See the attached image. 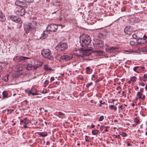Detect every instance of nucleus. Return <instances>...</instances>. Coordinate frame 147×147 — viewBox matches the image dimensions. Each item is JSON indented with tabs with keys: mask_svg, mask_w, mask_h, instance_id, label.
<instances>
[{
	"mask_svg": "<svg viewBox=\"0 0 147 147\" xmlns=\"http://www.w3.org/2000/svg\"><path fill=\"white\" fill-rule=\"evenodd\" d=\"M26 2L28 3H32L34 2V0H24Z\"/></svg>",
	"mask_w": 147,
	"mask_h": 147,
	"instance_id": "4c0bfd02",
	"label": "nucleus"
},
{
	"mask_svg": "<svg viewBox=\"0 0 147 147\" xmlns=\"http://www.w3.org/2000/svg\"><path fill=\"white\" fill-rule=\"evenodd\" d=\"M50 144V142L49 141H47L46 143V145H49Z\"/></svg>",
	"mask_w": 147,
	"mask_h": 147,
	"instance_id": "6e6d98bb",
	"label": "nucleus"
},
{
	"mask_svg": "<svg viewBox=\"0 0 147 147\" xmlns=\"http://www.w3.org/2000/svg\"><path fill=\"white\" fill-rule=\"evenodd\" d=\"M96 52L97 53H100L101 52V51H96Z\"/></svg>",
	"mask_w": 147,
	"mask_h": 147,
	"instance_id": "e2e57ef3",
	"label": "nucleus"
},
{
	"mask_svg": "<svg viewBox=\"0 0 147 147\" xmlns=\"http://www.w3.org/2000/svg\"><path fill=\"white\" fill-rule=\"evenodd\" d=\"M48 31L47 30H45L44 31V33L45 32V34H46V37L48 36V34L49 33V32H48Z\"/></svg>",
	"mask_w": 147,
	"mask_h": 147,
	"instance_id": "37998d69",
	"label": "nucleus"
},
{
	"mask_svg": "<svg viewBox=\"0 0 147 147\" xmlns=\"http://www.w3.org/2000/svg\"><path fill=\"white\" fill-rule=\"evenodd\" d=\"M51 51L49 49L43 50L41 52V54L45 58H47L50 60H53V57L51 55Z\"/></svg>",
	"mask_w": 147,
	"mask_h": 147,
	"instance_id": "7ed1b4c3",
	"label": "nucleus"
},
{
	"mask_svg": "<svg viewBox=\"0 0 147 147\" xmlns=\"http://www.w3.org/2000/svg\"><path fill=\"white\" fill-rule=\"evenodd\" d=\"M145 95H144L143 97H142V100H144L145 99Z\"/></svg>",
	"mask_w": 147,
	"mask_h": 147,
	"instance_id": "864d4df0",
	"label": "nucleus"
},
{
	"mask_svg": "<svg viewBox=\"0 0 147 147\" xmlns=\"http://www.w3.org/2000/svg\"><path fill=\"white\" fill-rule=\"evenodd\" d=\"M137 125H136V124H133L132 125V126L133 127H135Z\"/></svg>",
	"mask_w": 147,
	"mask_h": 147,
	"instance_id": "0e129e2a",
	"label": "nucleus"
},
{
	"mask_svg": "<svg viewBox=\"0 0 147 147\" xmlns=\"http://www.w3.org/2000/svg\"><path fill=\"white\" fill-rule=\"evenodd\" d=\"M92 84V82H89L87 83L86 85V87L87 88H88L90 86H91Z\"/></svg>",
	"mask_w": 147,
	"mask_h": 147,
	"instance_id": "72a5a7b5",
	"label": "nucleus"
},
{
	"mask_svg": "<svg viewBox=\"0 0 147 147\" xmlns=\"http://www.w3.org/2000/svg\"><path fill=\"white\" fill-rule=\"evenodd\" d=\"M144 34L143 35L142 37L140 38H138L137 39V42L138 43L143 44L144 43H146V40L144 38Z\"/></svg>",
	"mask_w": 147,
	"mask_h": 147,
	"instance_id": "4468645a",
	"label": "nucleus"
},
{
	"mask_svg": "<svg viewBox=\"0 0 147 147\" xmlns=\"http://www.w3.org/2000/svg\"><path fill=\"white\" fill-rule=\"evenodd\" d=\"M144 38L146 40V43H147V33L144 34ZM142 51H147V46L143 48Z\"/></svg>",
	"mask_w": 147,
	"mask_h": 147,
	"instance_id": "f3484780",
	"label": "nucleus"
},
{
	"mask_svg": "<svg viewBox=\"0 0 147 147\" xmlns=\"http://www.w3.org/2000/svg\"><path fill=\"white\" fill-rule=\"evenodd\" d=\"M14 11L16 14L20 16H23L26 13L25 9L20 7H16Z\"/></svg>",
	"mask_w": 147,
	"mask_h": 147,
	"instance_id": "39448f33",
	"label": "nucleus"
},
{
	"mask_svg": "<svg viewBox=\"0 0 147 147\" xmlns=\"http://www.w3.org/2000/svg\"><path fill=\"white\" fill-rule=\"evenodd\" d=\"M100 104L99 105V106L100 107H101V105L102 104H104L105 103V102H102V100H100Z\"/></svg>",
	"mask_w": 147,
	"mask_h": 147,
	"instance_id": "79ce46f5",
	"label": "nucleus"
},
{
	"mask_svg": "<svg viewBox=\"0 0 147 147\" xmlns=\"http://www.w3.org/2000/svg\"><path fill=\"white\" fill-rule=\"evenodd\" d=\"M58 28V26L57 25L51 24L49 25L47 28V30L51 32H55L56 31Z\"/></svg>",
	"mask_w": 147,
	"mask_h": 147,
	"instance_id": "423d86ee",
	"label": "nucleus"
},
{
	"mask_svg": "<svg viewBox=\"0 0 147 147\" xmlns=\"http://www.w3.org/2000/svg\"><path fill=\"white\" fill-rule=\"evenodd\" d=\"M113 136H114V137L115 138H118L119 139L120 138V135H113Z\"/></svg>",
	"mask_w": 147,
	"mask_h": 147,
	"instance_id": "58836bf2",
	"label": "nucleus"
},
{
	"mask_svg": "<svg viewBox=\"0 0 147 147\" xmlns=\"http://www.w3.org/2000/svg\"><path fill=\"white\" fill-rule=\"evenodd\" d=\"M86 69L87 73L88 74H90L91 72V69L90 67H86Z\"/></svg>",
	"mask_w": 147,
	"mask_h": 147,
	"instance_id": "cd10ccee",
	"label": "nucleus"
},
{
	"mask_svg": "<svg viewBox=\"0 0 147 147\" xmlns=\"http://www.w3.org/2000/svg\"><path fill=\"white\" fill-rule=\"evenodd\" d=\"M38 135L40 136L44 137L47 136V134L46 132H40L38 133Z\"/></svg>",
	"mask_w": 147,
	"mask_h": 147,
	"instance_id": "6ab92c4d",
	"label": "nucleus"
},
{
	"mask_svg": "<svg viewBox=\"0 0 147 147\" xmlns=\"http://www.w3.org/2000/svg\"><path fill=\"white\" fill-rule=\"evenodd\" d=\"M139 67L138 66H136V67H134V70L135 71H136L137 72V71H136V69L138 68Z\"/></svg>",
	"mask_w": 147,
	"mask_h": 147,
	"instance_id": "c03bdc74",
	"label": "nucleus"
},
{
	"mask_svg": "<svg viewBox=\"0 0 147 147\" xmlns=\"http://www.w3.org/2000/svg\"><path fill=\"white\" fill-rule=\"evenodd\" d=\"M67 47V45L66 43L60 42L56 47V49L59 52L63 51Z\"/></svg>",
	"mask_w": 147,
	"mask_h": 147,
	"instance_id": "20e7f679",
	"label": "nucleus"
},
{
	"mask_svg": "<svg viewBox=\"0 0 147 147\" xmlns=\"http://www.w3.org/2000/svg\"><path fill=\"white\" fill-rule=\"evenodd\" d=\"M143 78H145L147 79V74H145L144 75V76L143 77Z\"/></svg>",
	"mask_w": 147,
	"mask_h": 147,
	"instance_id": "3c124183",
	"label": "nucleus"
},
{
	"mask_svg": "<svg viewBox=\"0 0 147 147\" xmlns=\"http://www.w3.org/2000/svg\"><path fill=\"white\" fill-rule=\"evenodd\" d=\"M143 88H142V89H140V91L141 92H142H142H143Z\"/></svg>",
	"mask_w": 147,
	"mask_h": 147,
	"instance_id": "4d7b16f0",
	"label": "nucleus"
},
{
	"mask_svg": "<svg viewBox=\"0 0 147 147\" xmlns=\"http://www.w3.org/2000/svg\"><path fill=\"white\" fill-rule=\"evenodd\" d=\"M22 1H21L18 0H17L15 2V5L18 6L19 7L21 6L22 4Z\"/></svg>",
	"mask_w": 147,
	"mask_h": 147,
	"instance_id": "a211bd4d",
	"label": "nucleus"
},
{
	"mask_svg": "<svg viewBox=\"0 0 147 147\" xmlns=\"http://www.w3.org/2000/svg\"><path fill=\"white\" fill-rule=\"evenodd\" d=\"M55 79L54 77H51L50 78V80L51 81H53Z\"/></svg>",
	"mask_w": 147,
	"mask_h": 147,
	"instance_id": "603ef678",
	"label": "nucleus"
},
{
	"mask_svg": "<svg viewBox=\"0 0 147 147\" xmlns=\"http://www.w3.org/2000/svg\"><path fill=\"white\" fill-rule=\"evenodd\" d=\"M8 75H7L6 76H5L3 77V78L2 79V80L6 82L8 81Z\"/></svg>",
	"mask_w": 147,
	"mask_h": 147,
	"instance_id": "393cba45",
	"label": "nucleus"
},
{
	"mask_svg": "<svg viewBox=\"0 0 147 147\" xmlns=\"http://www.w3.org/2000/svg\"><path fill=\"white\" fill-rule=\"evenodd\" d=\"M91 40L88 35L83 34L80 37V43L82 47H86L90 43Z\"/></svg>",
	"mask_w": 147,
	"mask_h": 147,
	"instance_id": "f257e3e1",
	"label": "nucleus"
},
{
	"mask_svg": "<svg viewBox=\"0 0 147 147\" xmlns=\"http://www.w3.org/2000/svg\"><path fill=\"white\" fill-rule=\"evenodd\" d=\"M134 121L136 123V125H137L138 123L140 122V121L137 117L135 118Z\"/></svg>",
	"mask_w": 147,
	"mask_h": 147,
	"instance_id": "7c9ffc66",
	"label": "nucleus"
},
{
	"mask_svg": "<svg viewBox=\"0 0 147 147\" xmlns=\"http://www.w3.org/2000/svg\"><path fill=\"white\" fill-rule=\"evenodd\" d=\"M142 93L140 92H138L137 94V96H141L142 95Z\"/></svg>",
	"mask_w": 147,
	"mask_h": 147,
	"instance_id": "a19ab883",
	"label": "nucleus"
},
{
	"mask_svg": "<svg viewBox=\"0 0 147 147\" xmlns=\"http://www.w3.org/2000/svg\"><path fill=\"white\" fill-rule=\"evenodd\" d=\"M6 20V18L4 14L0 11V21L1 22H5Z\"/></svg>",
	"mask_w": 147,
	"mask_h": 147,
	"instance_id": "2eb2a0df",
	"label": "nucleus"
},
{
	"mask_svg": "<svg viewBox=\"0 0 147 147\" xmlns=\"http://www.w3.org/2000/svg\"><path fill=\"white\" fill-rule=\"evenodd\" d=\"M57 116H59V115H62L63 116H65V115L64 113H63L62 112H59L57 113Z\"/></svg>",
	"mask_w": 147,
	"mask_h": 147,
	"instance_id": "2f4dec72",
	"label": "nucleus"
},
{
	"mask_svg": "<svg viewBox=\"0 0 147 147\" xmlns=\"http://www.w3.org/2000/svg\"><path fill=\"white\" fill-rule=\"evenodd\" d=\"M145 89L146 90H147V85H146L145 87Z\"/></svg>",
	"mask_w": 147,
	"mask_h": 147,
	"instance_id": "774afa93",
	"label": "nucleus"
},
{
	"mask_svg": "<svg viewBox=\"0 0 147 147\" xmlns=\"http://www.w3.org/2000/svg\"><path fill=\"white\" fill-rule=\"evenodd\" d=\"M2 95L3 97L6 98L7 97L8 94L6 91H4L2 93Z\"/></svg>",
	"mask_w": 147,
	"mask_h": 147,
	"instance_id": "a878e982",
	"label": "nucleus"
},
{
	"mask_svg": "<svg viewBox=\"0 0 147 147\" xmlns=\"http://www.w3.org/2000/svg\"><path fill=\"white\" fill-rule=\"evenodd\" d=\"M109 127H108L107 126H101L100 127V129L101 131H102L103 130L104 128H108Z\"/></svg>",
	"mask_w": 147,
	"mask_h": 147,
	"instance_id": "c756f323",
	"label": "nucleus"
},
{
	"mask_svg": "<svg viewBox=\"0 0 147 147\" xmlns=\"http://www.w3.org/2000/svg\"><path fill=\"white\" fill-rule=\"evenodd\" d=\"M27 126L26 125H24V128H26L27 127Z\"/></svg>",
	"mask_w": 147,
	"mask_h": 147,
	"instance_id": "680f3d73",
	"label": "nucleus"
},
{
	"mask_svg": "<svg viewBox=\"0 0 147 147\" xmlns=\"http://www.w3.org/2000/svg\"><path fill=\"white\" fill-rule=\"evenodd\" d=\"M44 69L47 71H50L52 70V69L51 68V67L48 65H46L44 67Z\"/></svg>",
	"mask_w": 147,
	"mask_h": 147,
	"instance_id": "412c9836",
	"label": "nucleus"
},
{
	"mask_svg": "<svg viewBox=\"0 0 147 147\" xmlns=\"http://www.w3.org/2000/svg\"><path fill=\"white\" fill-rule=\"evenodd\" d=\"M10 112H9V113L10 114H11V113H12V111H14V110H13V109L10 110Z\"/></svg>",
	"mask_w": 147,
	"mask_h": 147,
	"instance_id": "bf43d9fd",
	"label": "nucleus"
},
{
	"mask_svg": "<svg viewBox=\"0 0 147 147\" xmlns=\"http://www.w3.org/2000/svg\"><path fill=\"white\" fill-rule=\"evenodd\" d=\"M121 135L123 137H124L126 136H127V134L125 133H124V132H122L121 133Z\"/></svg>",
	"mask_w": 147,
	"mask_h": 147,
	"instance_id": "ea45409f",
	"label": "nucleus"
},
{
	"mask_svg": "<svg viewBox=\"0 0 147 147\" xmlns=\"http://www.w3.org/2000/svg\"><path fill=\"white\" fill-rule=\"evenodd\" d=\"M82 49V50H80L79 53V56L82 57H84L85 56H88L90 55L91 53L88 52L87 51H83Z\"/></svg>",
	"mask_w": 147,
	"mask_h": 147,
	"instance_id": "6e6552de",
	"label": "nucleus"
},
{
	"mask_svg": "<svg viewBox=\"0 0 147 147\" xmlns=\"http://www.w3.org/2000/svg\"><path fill=\"white\" fill-rule=\"evenodd\" d=\"M107 128L106 129H105V131H106V132H107V131H108V130H107Z\"/></svg>",
	"mask_w": 147,
	"mask_h": 147,
	"instance_id": "69168bd1",
	"label": "nucleus"
},
{
	"mask_svg": "<svg viewBox=\"0 0 147 147\" xmlns=\"http://www.w3.org/2000/svg\"><path fill=\"white\" fill-rule=\"evenodd\" d=\"M36 24L35 22H31L24 24V29L26 33L24 34L26 35V34L30 33L32 30H34Z\"/></svg>",
	"mask_w": 147,
	"mask_h": 147,
	"instance_id": "f03ea898",
	"label": "nucleus"
},
{
	"mask_svg": "<svg viewBox=\"0 0 147 147\" xmlns=\"http://www.w3.org/2000/svg\"><path fill=\"white\" fill-rule=\"evenodd\" d=\"M73 58L72 55H63L60 57L61 59L65 61H68L72 59Z\"/></svg>",
	"mask_w": 147,
	"mask_h": 147,
	"instance_id": "f8f14e48",
	"label": "nucleus"
},
{
	"mask_svg": "<svg viewBox=\"0 0 147 147\" xmlns=\"http://www.w3.org/2000/svg\"><path fill=\"white\" fill-rule=\"evenodd\" d=\"M98 130H92V135H95L98 134Z\"/></svg>",
	"mask_w": 147,
	"mask_h": 147,
	"instance_id": "bb28decb",
	"label": "nucleus"
},
{
	"mask_svg": "<svg viewBox=\"0 0 147 147\" xmlns=\"http://www.w3.org/2000/svg\"><path fill=\"white\" fill-rule=\"evenodd\" d=\"M3 67L2 66L0 65V72L3 70Z\"/></svg>",
	"mask_w": 147,
	"mask_h": 147,
	"instance_id": "09e8293b",
	"label": "nucleus"
},
{
	"mask_svg": "<svg viewBox=\"0 0 147 147\" xmlns=\"http://www.w3.org/2000/svg\"><path fill=\"white\" fill-rule=\"evenodd\" d=\"M31 90V92L33 93H36V92L37 91L36 89L34 87H32Z\"/></svg>",
	"mask_w": 147,
	"mask_h": 147,
	"instance_id": "c85d7f7f",
	"label": "nucleus"
},
{
	"mask_svg": "<svg viewBox=\"0 0 147 147\" xmlns=\"http://www.w3.org/2000/svg\"><path fill=\"white\" fill-rule=\"evenodd\" d=\"M9 18L10 20L16 23L20 24L22 22L21 19L17 17L14 16H10Z\"/></svg>",
	"mask_w": 147,
	"mask_h": 147,
	"instance_id": "1a4fd4ad",
	"label": "nucleus"
},
{
	"mask_svg": "<svg viewBox=\"0 0 147 147\" xmlns=\"http://www.w3.org/2000/svg\"><path fill=\"white\" fill-rule=\"evenodd\" d=\"M132 36L133 38L134 39H136L137 38V35L135 34H133Z\"/></svg>",
	"mask_w": 147,
	"mask_h": 147,
	"instance_id": "49530a36",
	"label": "nucleus"
},
{
	"mask_svg": "<svg viewBox=\"0 0 147 147\" xmlns=\"http://www.w3.org/2000/svg\"><path fill=\"white\" fill-rule=\"evenodd\" d=\"M131 105L132 106H135V104L134 103H133L131 104Z\"/></svg>",
	"mask_w": 147,
	"mask_h": 147,
	"instance_id": "338daca9",
	"label": "nucleus"
},
{
	"mask_svg": "<svg viewBox=\"0 0 147 147\" xmlns=\"http://www.w3.org/2000/svg\"><path fill=\"white\" fill-rule=\"evenodd\" d=\"M28 93L29 94H32L33 95H38V93H33L31 92V90H29L28 91Z\"/></svg>",
	"mask_w": 147,
	"mask_h": 147,
	"instance_id": "b1692460",
	"label": "nucleus"
},
{
	"mask_svg": "<svg viewBox=\"0 0 147 147\" xmlns=\"http://www.w3.org/2000/svg\"><path fill=\"white\" fill-rule=\"evenodd\" d=\"M124 51L125 52H127L129 53H133V52H134V51H133L132 50H130V49H128V50H125Z\"/></svg>",
	"mask_w": 147,
	"mask_h": 147,
	"instance_id": "473e14b6",
	"label": "nucleus"
},
{
	"mask_svg": "<svg viewBox=\"0 0 147 147\" xmlns=\"http://www.w3.org/2000/svg\"><path fill=\"white\" fill-rule=\"evenodd\" d=\"M46 34H45V32L44 33V31L41 34V36L40 37V38L41 39H43L46 38Z\"/></svg>",
	"mask_w": 147,
	"mask_h": 147,
	"instance_id": "aec40b11",
	"label": "nucleus"
},
{
	"mask_svg": "<svg viewBox=\"0 0 147 147\" xmlns=\"http://www.w3.org/2000/svg\"><path fill=\"white\" fill-rule=\"evenodd\" d=\"M139 85L140 86L141 85L142 86H144L145 85L143 83H139Z\"/></svg>",
	"mask_w": 147,
	"mask_h": 147,
	"instance_id": "de8ad7c7",
	"label": "nucleus"
},
{
	"mask_svg": "<svg viewBox=\"0 0 147 147\" xmlns=\"http://www.w3.org/2000/svg\"><path fill=\"white\" fill-rule=\"evenodd\" d=\"M22 5L21 7L27 8L28 7V5L24 1H22Z\"/></svg>",
	"mask_w": 147,
	"mask_h": 147,
	"instance_id": "5701e85b",
	"label": "nucleus"
},
{
	"mask_svg": "<svg viewBox=\"0 0 147 147\" xmlns=\"http://www.w3.org/2000/svg\"><path fill=\"white\" fill-rule=\"evenodd\" d=\"M109 109L111 110L113 109L114 111H115L117 109V107L114 105H111L109 106Z\"/></svg>",
	"mask_w": 147,
	"mask_h": 147,
	"instance_id": "4be33fe9",
	"label": "nucleus"
},
{
	"mask_svg": "<svg viewBox=\"0 0 147 147\" xmlns=\"http://www.w3.org/2000/svg\"><path fill=\"white\" fill-rule=\"evenodd\" d=\"M20 123H23L25 124H27L29 123V121L27 118H25L24 120L21 119L20 120Z\"/></svg>",
	"mask_w": 147,
	"mask_h": 147,
	"instance_id": "dca6fc26",
	"label": "nucleus"
},
{
	"mask_svg": "<svg viewBox=\"0 0 147 147\" xmlns=\"http://www.w3.org/2000/svg\"><path fill=\"white\" fill-rule=\"evenodd\" d=\"M39 65H40L39 64L38 65H36L33 66L31 64H28L27 66V68L29 70H35L39 67Z\"/></svg>",
	"mask_w": 147,
	"mask_h": 147,
	"instance_id": "ddd939ff",
	"label": "nucleus"
},
{
	"mask_svg": "<svg viewBox=\"0 0 147 147\" xmlns=\"http://www.w3.org/2000/svg\"><path fill=\"white\" fill-rule=\"evenodd\" d=\"M104 117L103 116H101L100 117V118L99 119V121H102L103 119H104Z\"/></svg>",
	"mask_w": 147,
	"mask_h": 147,
	"instance_id": "e433bc0d",
	"label": "nucleus"
},
{
	"mask_svg": "<svg viewBox=\"0 0 147 147\" xmlns=\"http://www.w3.org/2000/svg\"><path fill=\"white\" fill-rule=\"evenodd\" d=\"M124 32L125 34L129 35L131 34L132 32V28L131 26H126L124 30Z\"/></svg>",
	"mask_w": 147,
	"mask_h": 147,
	"instance_id": "9b49d317",
	"label": "nucleus"
},
{
	"mask_svg": "<svg viewBox=\"0 0 147 147\" xmlns=\"http://www.w3.org/2000/svg\"><path fill=\"white\" fill-rule=\"evenodd\" d=\"M94 45V46H95L96 47H101L103 46L104 43L102 40H96Z\"/></svg>",
	"mask_w": 147,
	"mask_h": 147,
	"instance_id": "9d476101",
	"label": "nucleus"
},
{
	"mask_svg": "<svg viewBox=\"0 0 147 147\" xmlns=\"http://www.w3.org/2000/svg\"><path fill=\"white\" fill-rule=\"evenodd\" d=\"M27 57H21L20 58V60H24L26 59Z\"/></svg>",
	"mask_w": 147,
	"mask_h": 147,
	"instance_id": "c9c22d12",
	"label": "nucleus"
},
{
	"mask_svg": "<svg viewBox=\"0 0 147 147\" xmlns=\"http://www.w3.org/2000/svg\"><path fill=\"white\" fill-rule=\"evenodd\" d=\"M119 49V47H110L108 48H106V51L109 52V53H115L117 51V50Z\"/></svg>",
	"mask_w": 147,
	"mask_h": 147,
	"instance_id": "0eeeda50",
	"label": "nucleus"
},
{
	"mask_svg": "<svg viewBox=\"0 0 147 147\" xmlns=\"http://www.w3.org/2000/svg\"><path fill=\"white\" fill-rule=\"evenodd\" d=\"M95 127V126L94 125H92L91 126V128H94Z\"/></svg>",
	"mask_w": 147,
	"mask_h": 147,
	"instance_id": "052dcab7",
	"label": "nucleus"
},
{
	"mask_svg": "<svg viewBox=\"0 0 147 147\" xmlns=\"http://www.w3.org/2000/svg\"><path fill=\"white\" fill-rule=\"evenodd\" d=\"M122 107H123V105H121V106H119L118 107V108H121V109L122 110L123 109Z\"/></svg>",
	"mask_w": 147,
	"mask_h": 147,
	"instance_id": "5fc2aeb1",
	"label": "nucleus"
},
{
	"mask_svg": "<svg viewBox=\"0 0 147 147\" xmlns=\"http://www.w3.org/2000/svg\"><path fill=\"white\" fill-rule=\"evenodd\" d=\"M130 44L131 45H134L135 44V42L134 41H131L130 42Z\"/></svg>",
	"mask_w": 147,
	"mask_h": 147,
	"instance_id": "a18cd8bd",
	"label": "nucleus"
},
{
	"mask_svg": "<svg viewBox=\"0 0 147 147\" xmlns=\"http://www.w3.org/2000/svg\"><path fill=\"white\" fill-rule=\"evenodd\" d=\"M136 79V78L135 76H133L131 78V80L132 82L135 81Z\"/></svg>",
	"mask_w": 147,
	"mask_h": 147,
	"instance_id": "f704fd0d",
	"label": "nucleus"
},
{
	"mask_svg": "<svg viewBox=\"0 0 147 147\" xmlns=\"http://www.w3.org/2000/svg\"><path fill=\"white\" fill-rule=\"evenodd\" d=\"M147 80V79L145 78H144L143 81L144 82H145Z\"/></svg>",
	"mask_w": 147,
	"mask_h": 147,
	"instance_id": "13d9d810",
	"label": "nucleus"
},
{
	"mask_svg": "<svg viewBox=\"0 0 147 147\" xmlns=\"http://www.w3.org/2000/svg\"><path fill=\"white\" fill-rule=\"evenodd\" d=\"M49 81L48 80H46L45 82V84L47 85L49 84Z\"/></svg>",
	"mask_w": 147,
	"mask_h": 147,
	"instance_id": "8fccbe9b",
	"label": "nucleus"
}]
</instances>
